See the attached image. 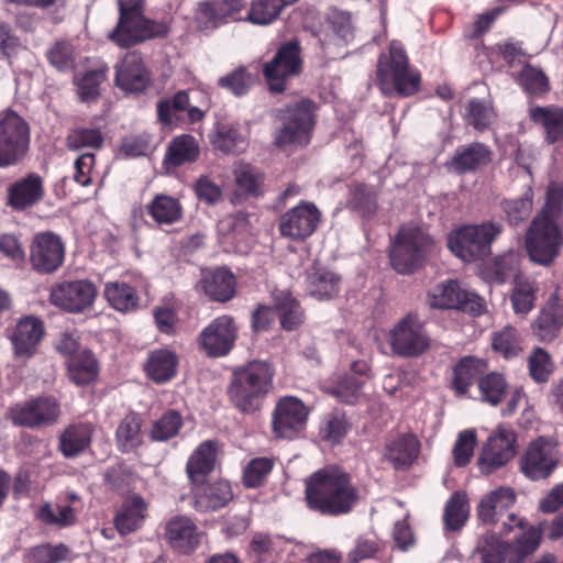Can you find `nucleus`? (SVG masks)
Masks as SVG:
<instances>
[{"label": "nucleus", "mask_w": 563, "mask_h": 563, "mask_svg": "<svg viewBox=\"0 0 563 563\" xmlns=\"http://www.w3.org/2000/svg\"><path fill=\"white\" fill-rule=\"evenodd\" d=\"M358 500V490L351 476L336 465L318 470L306 479L307 506L321 515H346Z\"/></svg>", "instance_id": "obj_1"}, {"label": "nucleus", "mask_w": 563, "mask_h": 563, "mask_svg": "<svg viewBox=\"0 0 563 563\" xmlns=\"http://www.w3.org/2000/svg\"><path fill=\"white\" fill-rule=\"evenodd\" d=\"M376 76L378 87L385 96H412L419 90L421 82L419 70L409 65L404 45L396 40L389 43L387 53L378 56Z\"/></svg>", "instance_id": "obj_2"}, {"label": "nucleus", "mask_w": 563, "mask_h": 563, "mask_svg": "<svg viewBox=\"0 0 563 563\" xmlns=\"http://www.w3.org/2000/svg\"><path fill=\"white\" fill-rule=\"evenodd\" d=\"M274 369L268 362L252 361L233 372L228 393L231 401L242 412L260 408L262 398L272 388Z\"/></svg>", "instance_id": "obj_3"}, {"label": "nucleus", "mask_w": 563, "mask_h": 563, "mask_svg": "<svg viewBox=\"0 0 563 563\" xmlns=\"http://www.w3.org/2000/svg\"><path fill=\"white\" fill-rule=\"evenodd\" d=\"M542 529L530 526L512 543L501 541L496 534L487 533L479 541L474 560L478 563H523L540 545Z\"/></svg>", "instance_id": "obj_4"}, {"label": "nucleus", "mask_w": 563, "mask_h": 563, "mask_svg": "<svg viewBox=\"0 0 563 563\" xmlns=\"http://www.w3.org/2000/svg\"><path fill=\"white\" fill-rule=\"evenodd\" d=\"M430 345L431 340L424 323L417 314L408 313L385 333V342L379 349L389 356L413 358L427 352Z\"/></svg>", "instance_id": "obj_5"}, {"label": "nucleus", "mask_w": 563, "mask_h": 563, "mask_svg": "<svg viewBox=\"0 0 563 563\" xmlns=\"http://www.w3.org/2000/svg\"><path fill=\"white\" fill-rule=\"evenodd\" d=\"M432 239L417 224L402 225L391 242L389 260L393 268L402 275L417 271L429 249Z\"/></svg>", "instance_id": "obj_6"}, {"label": "nucleus", "mask_w": 563, "mask_h": 563, "mask_svg": "<svg viewBox=\"0 0 563 563\" xmlns=\"http://www.w3.org/2000/svg\"><path fill=\"white\" fill-rule=\"evenodd\" d=\"M501 230V224L490 221L463 225L448 235V246L456 257L471 263L490 254L492 243Z\"/></svg>", "instance_id": "obj_7"}, {"label": "nucleus", "mask_w": 563, "mask_h": 563, "mask_svg": "<svg viewBox=\"0 0 563 563\" xmlns=\"http://www.w3.org/2000/svg\"><path fill=\"white\" fill-rule=\"evenodd\" d=\"M528 254L534 263L549 265L563 247V234L555 220L534 218L526 234Z\"/></svg>", "instance_id": "obj_8"}, {"label": "nucleus", "mask_w": 563, "mask_h": 563, "mask_svg": "<svg viewBox=\"0 0 563 563\" xmlns=\"http://www.w3.org/2000/svg\"><path fill=\"white\" fill-rule=\"evenodd\" d=\"M30 146V126L14 111L0 118V168L18 164Z\"/></svg>", "instance_id": "obj_9"}, {"label": "nucleus", "mask_w": 563, "mask_h": 563, "mask_svg": "<svg viewBox=\"0 0 563 563\" xmlns=\"http://www.w3.org/2000/svg\"><path fill=\"white\" fill-rule=\"evenodd\" d=\"M313 111L314 104L307 99L283 110V126L275 137L276 145H306L313 128Z\"/></svg>", "instance_id": "obj_10"}, {"label": "nucleus", "mask_w": 563, "mask_h": 563, "mask_svg": "<svg viewBox=\"0 0 563 563\" xmlns=\"http://www.w3.org/2000/svg\"><path fill=\"white\" fill-rule=\"evenodd\" d=\"M517 435L508 426H499L487 439L477 459L482 474L489 475L504 467L517 453Z\"/></svg>", "instance_id": "obj_11"}, {"label": "nucleus", "mask_w": 563, "mask_h": 563, "mask_svg": "<svg viewBox=\"0 0 563 563\" xmlns=\"http://www.w3.org/2000/svg\"><path fill=\"white\" fill-rule=\"evenodd\" d=\"M167 27L144 15L119 14L117 26L108 37L120 47H130L146 40L164 36Z\"/></svg>", "instance_id": "obj_12"}, {"label": "nucleus", "mask_w": 563, "mask_h": 563, "mask_svg": "<svg viewBox=\"0 0 563 563\" xmlns=\"http://www.w3.org/2000/svg\"><path fill=\"white\" fill-rule=\"evenodd\" d=\"M97 297V288L88 279L65 280L55 284L49 291V302L71 313H80L91 308Z\"/></svg>", "instance_id": "obj_13"}, {"label": "nucleus", "mask_w": 563, "mask_h": 563, "mask_svg": "<svg viewBox=\"0 0 563 563\" xmlns=\"http://www.w3.org/2000/svg\"><path fill=\"white\" fill-rule=\"evenodd\" d=\"M428 302L432 308L456 309L475 316L484 310L483 299L464 290L453 279L441 282L431 288L428 292Z\"/></svg>", "instance_id": "obj_14"}, {"label": "nucleus", "mask_w": 563, "mask_h": 563, "mask_svg": "<svg viewBox=\"0 0 563 563\" xmlns=\"http://www.w3.org/2000/svg\"><path fill=\"white\" fill-rule=\"evenodd\" d=\"M321 217V211L313 202L300 201L280 216L279 233L294 241L305 240L317 230Z\"/></svg>", "instance_id": "obj_15"}, {"label": "nucleus", "mask_w": 563, "mask_h": 563, "mask_svg": "<svg viewBox=\"0 0 563 563\" xmlns=\"http://www.w3.org/2000/svg\"><path fill=\"white\" fill-rule=\"evenodd\" d=\"M300 70V48L296 42L282 45L274 58L266 63L263 69L269 89L274 92L284 91L286 80L297 76Z\"/></svg>", "instance_id": "obj_16"}, {"label": "nucleus", "mask_w": 563, "mask_h": 563, "mask_svg": "<svg viewBox=\"0 0 563 563\" xmlns=\"http://www.w3.org/2000/svg\"><path fill=\"white\" fill-rule=\"evenodd\" d=\"M59 413V405L54 398L42 397L11 407L8 418L14 426L38 428L54 423Z\"/></svg>", "instance_id": "obj_17"}, {"label": "nucleus", "mask_w": 563, "mask_h": 563, "mask_svg": "<svg viewBox=\"0 0 563 563\" xmlns=\"http://www.w3.org/2000/svg\"><path fill=\"white\" fill-rule=\"evenodd\" d=\"M238 338L232 317L223 314L212 320L199 334V342L208 356L221 357L230 353Z\"/></svg>", "instance_id": "obj_18"}, {"label": "nucleus", "mask_w": 563, "mask_h": 563, "mask_svg": "<svg viewBox=\"0 0 563 563\" xmlns=\"http://www.w3.org/2000/svg\"><path fill=\"white\" fill-rule=\"evenodd\" d=\"M308 409L297 397L282 398L274 410L273 431L278 438L294 439L306 427Z\"/></svg>", "instance_id": "obj_19"}, {"label": "nucleus", "mask_w": 563, "mask_h": 563, "mask_svg": "<svg viewBox=\"0 0 563 563\" xmlns=\"http://www.w3.org/2000/svg\"><path fill=\"white\" fill-rule=\"evenodd\" d=\"M556 465L554 446L543 437L532 441L520 460L521 472L532 481L549 477Z\"/></svg>", "instance_id": "obj_20"}, {"label": "nucleus", "mask_w": 563, "mask_h": 563, "mask_svg": "<svg viewBox=\"0 0 563 563\" xmlns=\"http://www.w3.org/2000/svg\"><path fill=\"white\" fill-rule=\"evenodd\" d=\"M44 333V323L40 318L24 316L19 319L9 336L14 358L27 361L34 356Z\"/></svg>", "instance_id": "obj_21"}, {"label": "nucleus", "mask_w": 563, "mask_h": 563, "mask_svg": "<svg viewBox=\"0 0 563 563\" xmlns=\"http://www.w3.org/2000/svg\"><path fill=\"white\" fill-rule=\"evenodd\" d=\"M64 254V245L59 236L52 232H42L33 240L30 258L36 271L52 273L63 264Z\"/></svg>", "instance_id": "obj_22"}, {"label": "nucleus", "mask_w": 563, "mask_h": 563, "mask_svg": "<svg viewBox=\"0 0 563 563\" xmlns=\"http://www.w3.org/2000/svg\"><path fill=\"white\" fill-rule=\"evenodd\" d=\"M533 334L542 342L553 341L563 328V298L556 289L531 324Z\"/></svg>", "instance_id": "obj_23"}, {"label": "nucleus", "mask_w": 563, "mask_h": 563, "mask_svg": "<svg viewBox=\"0 0 563 563\" xmlns=\"http://www.w3.org/2000/svg\"><path fill=\"white\" fill-rule=\"evenodd\" d=\"M150 81V73L135 52L128 53L115 66V84L126 92H142Z\"/></svg>", "instance_id": "obj_24"}, {"label": "nucleus", "mask_w": 563, "mask_h": 563, "mask_svg": "<svg viewBox=\"0 0 563 563\" xmlns=\"http://www.w3.org/2000/svg\"><path fill=\"white\" fill-rule=\"evenodd\" d=\"M516 499L515 490L508 486H499L488 492L476 507L478 520L484 525L497 523L500 517L514 507Z\"/></svg>", "instance_id": "obj_25"}, {"label": "nucleus", "mask_w": 563, "mask_h": 563, "mask_svg": "<svg viewBox=\"0 0 563 563\" xmlns=\"http://www.w3.org/2000/svg\"><path fill=\"white\" fill-rule=\"evenodd\" d=\"M493 158L490 148L481 142L459 146L446 166L456 174H466L487 166Z\"/></svg>", "instance_id": "obj_26"}, {"label": "nucleus", "mask_w": 563, "mask_h": 563, "mask_svg": "<svg viewBox=\"0 0 563 563\" xmlns=\"http://www.w3.org/2000/svg\"><path fill=\"white\" fill-rule=\"evenodd\" d=\"M164 537L173 549L184 553L192 551L199 543L197 527L186 516L170 518L165 525Z\"/></svg>", "instance_id": "obj_27"}, {"label": "nucleus", "mask_w": 563, "mask_h": 563, "mask_svg": "<svg viewBox=\"0 0 563 563\" xmlns=\"http://www.w3.org/2000/svg\"><path fill=\"white\" fill-rule=\"evenodd\" d=\"M194 485L195 507L200 511L217 510L224 507L233 497L231 486L225 481Z\"/></svg>", "instance_id": "obj_28"}, {"label": "nucleus", "mask_w": 563, "mask_h": 563, "mask_svg": "<svg viewBox=\"0 0 563 563\" xmlns=\"http://www.w3.org/2000/svg\"><path fill=\"white\" fill-rule=\"evenodd\" d=\"M93 427L88 422L69 424L58 437V449L66 459L84 453L92 441Z\"/></svg>", "instance_id": "obj_29"}, {"label": "nucleus", "mask_w": 563, "mask_h": 563, "mask_svg": "<svg viewBox=\"0 0 563 563\" xmlns=\"http://www.w3.org/2000/svg\"><path fill=\"white\" fill-rule=\"evenodd\" d=\"M200 154L198 141L189 134L175 136L168 144L163 165L170 172L185 164L195 163Z\"/></svg>", "instance_id": "obj_30"}, {"label": "nucleus", "mask_w": 563, "mask_h": 563, "mask_svg": "<svg viewBox=\"0 0 563 563\" xmlns=\"http://www.w3.org/2000/svg\"><path fill=\"white\" fill-rule=\"evenodd\" d=\"M354 38V27L349 13L332 10L329 12L320 42L323 46L346 45Z\"/></svg>", "instance_id": "obj_31"}, {"label": "nucleus", "mask_w": 563, "mask_h": 563, "mask_svg": "<svg viewBox=\"0 0 563 563\" xmlns=\"http://www.w3.org/2000/svg\"><path fill=\"white\" fill-rule=\"evenodd\" d=\"M217 444L212 440L200 443L189 456L186 465L188 478L192 484H199L210 474L216 464Z\"/></svg>", "instance_id": "obj_32"}, {"label": "nucleus", "mask_w": 563, "mask_h": 563, "mask_svg": "<svg viewBox=\"0 0 563 563\" xmlns=\"http://www.w3.org/2000/svg\"><path fill=\"white\" fill-rule=\"evenodd\" d=\"M199 285L205 294L216 301H228L235 291L234 276L227 268L205 272Z\"/></svg>", "instance_id": "obj_33"}, {"label": "nucleus", "mask_w": 563, "mask_h": 563, "mask_svg": "<svg viewBox=\"0 0 563 563\" xmlns=\"http://www.w3.org/2000/svg\"><path fill=\"white\" fill-rule=\"evenodd\" d=\"M420 443L418 439L410 433L399 434L387 442L385 448V457L394 467L404 468L413 463L418 457Z\"/></svg>", "instance_id": "obj_34"}, {"label": "nucleus", "mask_w": 563, "mask_h": 563, "mask_svg": "<svg viewBox=\"0 0 563 563\" xmlns=\"http://www.w3.org/2000/svg\"><path fill=\"white\" fill-rule=\"evenodd\" d=\"M146 503L133 495L124 500L114 517V526L120 534L125 536L137 530L145 519Z\"/></svg>", "instance_id": "obj_35"}, {"label": "nucleus", "mask_w": 563, "mask_h": 563, "mask_svg": "<svg viewBox=\"0 0 563 563\" xmlns=\"http://www.w3.org/2000/svg\"><path fill=\"white\" fill-rule=\"evenodd\" d=\"M487 371V363L483 358L465 356L454 367L452 386L460 396H466L468 388Z\"/></svg>", "instance_id": "obj_36"}, {"label": "nucleus", "mask_w": 563, "mask_h": 563, "mask_svg": "<svg viewBox=\"0 0 563 563\" xmlns=\"http://www.w3.org/2000/svg\"><path fill=\"white\" fill-rule=\"evenodd\" d=\"M43 196V184L40 176L31 174L27 177L14 183L9 188V205L22 210L36 203Z\"/></svg>", "instance_id": "obj_37"}, {"label": "nucleus", "mask_w": 563, "mask_h": 563, "mask_svg": "<svg viewBox=\"0 0 563 563\" xmlns=\"http://www.w3.org/2000/svg\"><path fill=\"white\" fill-rule=\"evenodd\" d=\"M236 191L233 201L238 202L241 198L258 197L262 195L264 184V174L250 164H239L233 169Z\"/></svg>", "instance_id": "obj_38"}, {"label": "nucleus", "mask_w": 563, "mask_h": 563, "mask_svg": "<svg viewBox=\"0 0 563 563\" xmlns=\"http://www.w3.org/2000/svg\"><path fill=\"white\" fill-rule=\"evenodd\" d=\"M307 289L319 300L331 299L340 291V277L330 269L313 266L307 273Z\"/></svg>", "instance_id": "obj_39"}, {"label": "nucleus", "mask_w": 563, "mask_h": 563, "mask_svg": "<svg viewBox=\"0 0 563 563\" xmlns=\"http://www.w3.org/2000/svg\"><path fill=\"white\" fill-rule=\"evenodd\" d=\"M255 222V213L238 211L223 217L218 223V231L229 242L244 241L252 235Z\"/></svg>", "instance_id": "obj_40"}, {"label": "nucleus", "mask_w": 563, "mask_h": 563, "mask_svg": "<svg viewBox=\"0 0 563 563\" xmlns=\"http://www.w3.org/2000/svg\"><path fill=\"white\" fill-rule=\"evenodd\" d=\"M346 208L360 217L369 219L377 212V190L369 185L353 184L349 187Z\"/></svg>", "instance_id": "obj_41"}, {"label": "nucleus", "mask_w": 563, "mask_h": 563, "mask_svg": "<svg viewBox=\"0 0 563 563\" xmlns=\"http://www.w3.org/2000/svg\"><path fill=\"white\" fill-rule=\"evenodd\" d=\"M146 211L158 224H174L183 218V206L180 201L169 195L157 194L146 205Z\"/></svg>", "instance_id": "obj_42"}, {"label": "nucleus", "mask_w": 563, "mask_h": 563, "mask_svg": "<svg viewBox=\"0 0 563 563\" xmlns=\"http://www.w3.org/2000/svg\"><path fill=\"white\" fill-rule=\"evenodd\" d=\"M364 384L365 380L363 378H358L352 374H344L327 386L325 391L341 402L355 405L366 398L363 391Z\"/></svg>", "instance_id": "obj_43"}, {"label": "nucleus", "mask_w": 563, "mask_h": 563, "mask_svg": "<svg viewBox=\"0 0 563 563\" xmlns=\"http://www.w3.org/2000/svg\"><path fill=\"white\" fill-rule=\"evenodd\" d=\"M66 366L69 379L78 386L90 384L98 374L97 361L87 350H80L79 353L68 357Z\"/></svg>", "instance_id": "obj_44"}, {"label": "nucleus", "mask_w": 563, "mask_h": 563, "mask_svg": "<svg viewBox=\"0 0 563 563\" xmlns=\"http://www.w3.org/2000/svg\"><path fill=\"white\" fill-rule=\"evenodd\" d=\"M177 357L166 349L153 351L145 365L146 374L156 383H165L176 374Z\"/></svg>", "instance_id": "obj_45"}, {"label": "nucleus", "mask_w": 563, "mask_h": 563, "mask_svg": "<svg viewBox=\"0 0 563 563\" xmlns=\"http://www.w3.org/2000/svg\"><path fill=\"white\" fill-rule=\"evenodd\" d=\"M36 518L46 526L65 529L77 522L76 508L73 505L45 503L36 511Z\"/></svg>", "instance_id": "obj_46"}, {"label": "nucleus", "mask_w": 563, "mask_h": 563, "mask_svg": "<svg viewBox=\"0 0 563 563\" xmlns=\"http://www.w3.org/2000/svg\"><path fill=\"white\" fill-rule=\"evenodd\" d=\"M530 118L543 126L548 142L554 143L563 139V109L536 107L530 109Z\"/></svg>", "instance_id": "obj_47"}, {"label": "nucleus", "mask_w": 563, "mask_h": 563, "mask_svg": "<svg viewBox=\"0 0 563 563\" xmlns=\"http://www.w3.org/2000/svg\"><path fill=\"white\" fill-rule=\"evenodd\" d=\"M104 296L115 310L129 312L135 310L140 298L135 289L124 282H109L104 285Z\"/></svg>", "instance_id": "obj_48"}, {"label": "nucleus", "mask_w": 563, "mask_h": 563, "mask_svg": "<svg viewBox=\"0 0 563 563\" xmlns=\"http://www.w3.org/2000/svg\"><path fill=\"white\" fill-rule=\"evenodd\" d=\"M470 516V504L465 492L457 490L451 495L444 507L445 528L452 531L461 529Z\"/></svg>", "instance_id": "obj_49"}, {"label": "nucleus", "mask_w": 563, "mask_h": 563, "mask_svg": "<svg viewBox=\"0 0 563 563\" xmlns=\"http://www.w3.org/2000/svg\"><path fill=\"white\" fill-rule=\"evenodd\" d=\"M117 443L121 452H131L142 443L141 420L134 412L126 415L120 422L117 432Z\"/></svg>", "instance_id": "obj_50"}, {"label": "nucleus", "mask_w": 563, "mask_h": 563, "mask_svg": "<svg viewBox=\"0 0 563 563\" xmlns=\"http://www.w3.org/2000/svg\"><path fill=\"white\" fill-rule=\"evenodd\" d=\"M478 390L482 401L497 406L508 391V383L503 374L490 372L478 378Z\"/></svg>", "instance_id": "obj_51"}, {"label": "nucleus", "mask_w": 563, "mask_h": 563, "mask_svg": "<svg viewBox=\"0 0 563 563\" xmlns=\"http://www.w3.org/2000/svg\"><path fill=\"white\" fill-rule=\"evenodd\" d=\"M274 308L280 319L283 329L291 331L302 322L301 307L290 294L282 292L276 296Z\"/></svg>", "instance_id": "obj_52"}, {"label": "nucleus", "mask_w": 563, "mask_h": 563, "mask_svg": "<svg viewBox=\"0 0 563 563\" xmlns=\"http://www.w3.org/2000/svg\"><path fill=\"white\" fill-rule=\"evenodd\" d=\"M533 190L529 186L525 189L521 197L501 201V209L510 225H518L530 217L533 206Z\"/></svg>", "instance_id": "obj_53"}, {"label": "nucleus", "mask_w": 563, "mask_h": 563, "mask_svg": "<svg viewBox=\"0 0 563 563\" xmlns=\"http://www.w3.org/2000/svg\"><path fill=\"white\" fill-rule=\"evenodd\" d=\"M108 67L99 66L97 69L86 71L81 77L76 79L79 99L82 102H92L100 95V85L106 80Z\"/></svg>", "instance_id": "obj_54"}, {"label": "nucleus", "mask_w": 563, "mask_h": 563, "mask_svg": "<svg viewBox=\"0 0 563 563\" xmlns=\"http://www.w3.org/2000/svg\"><path fill=\"white\" fill-rule=\"evenodd\" d=\"M183 423V417L178 411L168 410L153 422L150 438L152 441H168L178 434Z\"/></svg>", "instance_id": "obj_55"}, {"label": "nucleus", "mask_w": 563, "mask_h": 563, "mask_svg": "<svg viewBox=\"0 0 563 563\" xmlns=\"http://www.w3.org/2000/svg\"><path fill=\"white\" fill-rule=\"evenodd\" d=\"M213 147L225 154H235L245 146V137L235 125H220L211 137Z\"/></svg>", "instance_id": "obj_56"}, {"label": "nucleus", "mask_w": 563, "mask_h": 563, "mask_svg": "<svg viewBox=\"0 0 563 563\" xmlns=\"http://www.w3.org/2000/svg\"><path fill=\"white\" fill-rule=\"evenodd\" d=\"M283 539L257 533L250 543V555L258 562L267 563L275 560L282 550Z\"/></svg>", "instance_id": "obj_57"}, {"label": "nucleus", "mask_w": 563, "mask_h": 563, "mask_svg": "<svg viewBox=\"0 0 563 563\" xmlns=\"http://www.w3.org/2000/svg\"><path fill=\"white\" fill-rule=\"evenodd\" d=\"M492 346L495 352L505 358H511L520 354L522 351L521 340L515 328L510 325L504 327L496 332L492 340Z\"/></svg>", "instance_id": "obj_58"}, {"label": "nucleus", "mask_w": 563, "mask_h": 563, "mask_svg": "<svg viewBox=\"0 0 563 563\" xmlns=\"http://www.w3.org/2000/svg\"><path fill=\"white\" fill-rule=\"evenodd\" d=\"M518 265V254L510 251L495 258L494 263L487 268V275L493 283L504 284L516 275Z\"/></svg>", "instance_id": "obj_59"}, {"label": "nucleus", "mask_w": 563, "mask_h": 563, "mask_svg": "<svg viewBox=\"0 0 563 563\" xmlns=\"http://www.w3.org/2000/svg\"><path fill=\"white\" fill-rule=\"evenodd\" d=\"M510 300L515 313L527 314L534 306L536 288L533 284L527 279H516Z\"/></svg>", "instance_id": "obj_60"}, {"label": "nucleus", "mask_w": 563, "mask_h": 563, "mask_svg": "<svg viewBox=\"0 0 563 563\" xmlns=\"http://www.w3.org/2000/svg\"><path fill=\"white\" fill-rule=\"evenodd\" d=\"M465 118L474 129L484 131L494 121L495 112L487 101L471 99L466 107Z\"/></svg>", "instance_id": "obj_61"}, {"label": "nucleus", "mask_w": 563, "mask_h": 563, "mask_svg": "<svg viewBox=\"0 0 563 563\" xmlns=\"http://www.w3.org/2000/svg\"><path fill=\"white\" fill-rule=\"evenodd\" d=\"M518 82L529 95H541L549 89L547 75L538 67L525 65L518 75Z\"/></svg>", "instance_id": "obj_62"}, {"label": "nucleus", "mask_w": 563, "mask_h": 563, "mask_svg": "<svg viewBox=\"0 0 563 563\" xmlns=\"http://www.w3.org/2000/svg\"><path fill=\"white\" fill-rule=\"evenodd\" d=\"M477 443V435L474 429L463 430L457 434L452 450L454 464L459 467L467 465L473 455Z\"/></svg>", "instance_id": "obj_63"}, {"label": "nucleus", "mask_w": 563, "mask_h": 563, "mask_svg": "<svg viewBox=\"0 0 563 563\" xmlns=\"http://www.w3.org/2000/svg\"><path fill=\"white\" fill-rule=\"evenodd\" d=\"M283 9L277 0H253L247 20L254 24L266 25L276 20Z\"/></svg>", "instance_id": "obj_64"}]
</instances>
